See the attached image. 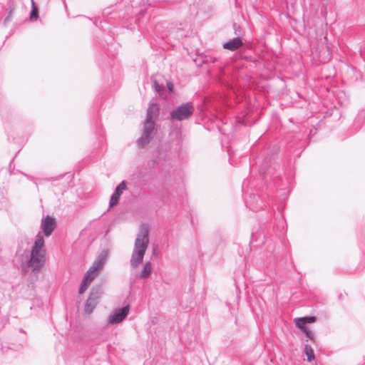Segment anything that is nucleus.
Returning a JSON list of instances; mask_svg holds the SVG:
<instances>
[{
	"label": "nucleus",
	"instance_id": "obj_1",
	"mask_svg": "<svg viewBox=\"0 0 365 365\" xmlns=\"http://www.w3.org/2000/svg\"><path fill=\"white\" fill-rule=\"evenodd\" d=\"M149 244V230L143 225L135 240L134 247L130 258V265L137 268L143 262Z\"/></svg>",
	"mask_w": 365,
	"mask_h": 365
},
{
	"label": "nucleus",
	"instance_id": "obj_2",
	"mask_svg": "<svg viewBox=\"0 0 365 365\" xmlns=\"http://www.w3.org/2000/svg\"><path fill=\"white\" fill-rule=\"evenodd\" d=\"M46 253L43 237L38 235L32 247L30 258L26 262V267L33 272H38L45 264Z\"/></svg>",
	"mask_w": 365,
	"mask_h": 365
},
{
	"label": "nucleus",
	"instance_id": "obj_3",
	"mask_svg": "<svg viewBox=\"0 0 365 365\" xmlns=\"http://www.w3.org/2000/svg\"><path fill=\"white\" fill-rule=\"evenodd\" d=\"M158 110V109L157 105L155 103H152L150 105L147 110L143 135L138 142L139 146L140 147H144L145 145H147L153 136L155 130V123L153 118L156 115Z\"/></svg>",
	"mask_w": 365,
	"mask_h": 365
},
{
	"label": "nucleus",
	"instance_id": "obj_4",
	"mask_svg": "<svg viewBox=\"0 0 365 365\" xmlns=\"http://www.w3.org/2000/svg\"><path fill=\"white\" fill-rule=\"evenodd\" d=\"M105 262L106 257L101 255L93 262V265L87 271L83 277L78 290L79 294H83L86 292L91 282L97 277L99 272L103 269Z\"/></svg>",
	"mask_w": 365,
	"mask_h": 365
},
{
	"label": "nucleus",
	"instance_id": "obj_5",
	"mask_svg": "<svg viewBox=\"0 0 365 365\" xmlns=\"http://www.w3.org/2000/svg\"><path fill=\"white\" fill-rule=\"evenodd\" d=\"M194 112V106L191 103L180 105L170 113L173 120H183L189 118Z\"/></svg>",
	"mask_w": 365,
	"mask_h": 365
},
{
	"label": "nucleus",
	"instance_id": "obj_6",
	"mask_svg": "<svg viewBox=\"0 0 365 365\" xmlns=\"http://www.w3.org/2000/svg\"><path fill=\"white\" fill-rule=\"evenodd\" d=\"M130 307L128 305L115 309L108 318V324H116L122 322L129 313Z\"/></svg>",
	"mask_w": 365,
	"mask_h": 365
},
{
	"label": "nucleus",
	"instance_id": "obj_7",
	"mask_svg": "<svg viewBox=\"0 0 365 365\" xmlns=\"http://www.w3.org/2000/svg\"><path fill=\"white\" fill-rule=\"evenodd\" d=\"M41 229L46 236H50L56 227V220L54 218L47 216L41 222Z\"/></svg>",
	"mask_w": 365,
	"mask_h": 365
},
{
	"label": "nucleus",
	"instance_id": "obj_8",
	"mask_svg": "<svg viewBox=\"0 0 365 365\" xmlns=\"http://www.w3.org/2000/svg\"><path fill=\"white\" fill-rule=\"evenodd\" d=\"M100 294H98V292L94 293L93 292H92L91 293L89 297L88 298L85 304V312H86L87 314H91L93 311V309H95L98 304V300Z\"/></svg>",
	"mask_w": 365,
	"mask_h": 365
},
{
	"label": "nucleus",
	"instance_id": "obj_9",
	"mask_svg": "<svg viewBox=\"0 0 365 365\" xmlns=\"http://www.w3.org/2000/svg\"><path fill=\"white\" fill-rule=\"evenodd\" d=\"M126 189V185L124 182H120L115 188V192L112 195L110 200V205H115L119 200L122 192Z\"/></svg>",
	"mask_w": 365,
	"mask_h": 365
},
{
	"label": "nucleus",
	"instance_id": "obj_10",
	"mask_svg": "<svg viewBox=\"0 0 365 365\" xmlns=\"http://www.w3.org/2000/svg\"><path fill=\"white\" fill-rule=\"evenodd\" d=\"M242 44V41L240 38L237 37L233 39L225 42L223 44V48L230 51H235Z\"/></svg>",
	"mask_w": 365,
	"mask_h": 365
},
{
	"label": "nucleus",
	"instance_id": "obj_11",
	"mask_svg": "<svg viewBox=\"0 0 365 365\" xmlns=\"http://www.w3.org/2000/svg\"><path fill=\"white\" fill-rule=\"evenodd\" d=\"M152 272L151 263L150 262H146L140 274V278H147L148 277Z\"/></svg>",
	"mask_w": 365,
	"mask_h": 365
},
{
	"label": "nucleus",
	"instance_id": "obj_12",
	"mask_svg": "<svg viewBox=\"0 0 365 365\" xmlns=\"http://www.w3.org/2000/svg\"><path fill=\"white\" fill-rule=\"evenodd\" d=\"M304 354H306V356L307 357L308 361L310 362V361L314 360L315 356H314V350L311 347V346H309L308 344H306L304 346Z\"/></svg>",
	"mask_w": 365,
	"mask_h": 365
},
{
	"label": "nucleus",
	"instance_id": "obj_13",
	"mask_svg": "<svg viewBox=\"0 0 365 365\" xmlns=\"http://www.w3.org/2000/svg\"><path fill=\"white\" fill-rule=\"evenodd\" d=\"M294 323H295V325L298 328H299L302 330H304V329H306V327H305L306 322H305V319L304 317L295 318Z\"/></svg>",
	"mask_w": 365,
	"mask_h": 365
},
{
	"label": "nucleus",
	"instance_id": "obj_14",
	"mask_svg": "<svg viewBox=\"0 0 365 365\" xmlns=\"http://www.w3.org/2000/svg\"><path fill=\"white\" fill-rule=\"evenodd\" d=\"M306 335L307 336V337H309L311 340H314V334L309 329H304V330H303Z\"/></svg>",
	"mask_w": 365,
	"mask_h": 365
},
{
	"label": "nucleus",
	"instance_id": "obj_15",
	"mask_svg": "<svg viewBox=\"0 0 365 365\" xmlns=\"http://www.w3.org/2000/svg\"><path fill=\"white\" fill-rule=\"evenodd\" d=\"M304 318L305 319L306 324L313 323L316 321V318L314 317H305Z\"/></svg>",
	"mask_w": 365,
	"mask_h": 365
},
{
	"label": "nucleus",
	"instance_id": "obj_16",
	"mask_svg": "<svg viewBox=\"0 0 365 365\" xmlns=\"http://www.w3.org/2000/svg\"><path fill=\"white\" fill-rule=\"evenodd\" d=\"M153 83L155 91L159 93L163 89V87L160 86L155 80L153 81Z\"/></svg>",
	"mask_w": 365,
	"mask_h": 365
},
{
	"label": "nucleus",
	"instance_id": "obj_17",
	"mask_svg": "<svg viewBox=\"0 0 365 365\" xmlns=\"http://www.w3.org/2000/svg\"><path fill=\"white\" fill-rule=\"evenodd\" d=\"M32 1V5L34 6V9L31 13V17L32 18L34 16H36L37 15V10L36 8H34V0H31Z\"/></svg>",
	"mask_w": 365,
	"mask_h": 365
},
{
	"label": "nucleus",
	"instance_id": "obj_18",
	"mask_svg": "<svg viewBox=\"0 0 365 365\" xmlns=\"http://www.w3.org/2000/svg\"><path fill=\"white\" fill-rule=\"evenodd\" d=\"M167 87H168L169 92L172 93L173 91V87H174L173 84L172 83H168Z\"/></svg>",
	"mask_w": 365,
	"mask_h": 365
},
{
	"label": "nucleus",
	"instance_id": "obj_19",
	"mask_svg": "<svg viewBox=\"0 0 365 365\" xmlns=\"http://www.w3.org/2000/svg\"><path fill=\"white\" fill-rule=\"evenodd\" d=\"M157 252H158L157 250H153V255H157Z\"/></svg>",
	"mask_w": 365,
	"mask_h": 365
}]
</instances>
